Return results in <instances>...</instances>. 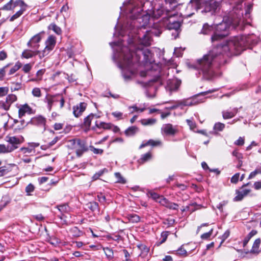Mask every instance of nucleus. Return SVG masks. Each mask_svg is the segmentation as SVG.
<instances>
[{"label": "nucleus", "instance_id": "nucleus-1", "mask_svg": "<svg viewBox=\"0 0 261 261\" xmlns=\"http://www.w3.org/2000/svg\"><path fill=\"white\" fill-rule=\"evenodd\" d=\"M256 43L257 39L252 34L233 37L225 44L213 48L195 63L188 64V66L197 70L199 76L202 74L203 79H210L213 74L212 68L213 61L220 59L223 54H227V56L240 55L246 47Z\"/></svg>", "mask_w": 261, "mask_h": 261}, {"label": "nucleus", "instance_id": "nucleus-2", "mask_svg": "<svg viewBox=\"0 0 261 261\" xmlns=\"http://www.w3.org/2000/svg\"><path fill=\"white\" fill-rule=\"evenodd\" d=\"M243 7V1H239L233 7L230 16L224 17L221 22L216 25L215 32L211 37L212 42L227 36L231 27L234 29L238 27L240 30H243L245 25L251 24L250 12L252 5L249 4L246 6L245 13Z\"/></svg>", "mask_w": 261, "mask_h": 261}, {"label": "nucleus", "instance_id": "nucleus-3", "mask_svg": "<svg viewBox=\"0 0 261 261\" xmlns=\"http://www.w3.org/2000/svg\"><path fill=\"white\" fill-rule=\"evenodd\" d=\"M134 47L130 45L129 48L122 47L121 49L120 57L122 58L119 63V67L122 69L128 70L132 74L134 73L135 64L138 63L140 59V56H144L146 62H150L151 53L149 49H144L142 46L135 48V51H133Z\"/></svg>", "mask_w": 261, "mask_h": 261}, {"label": "nucleus", "instance_id": "nucleus-4", "mask_svg": "<svg viewBox=\"0 0 261 261\" xmlns=\"http://www.w3.org/2000/svg\"><path fill=\"white\" fill-rule=\"evenodd\" d=\"M222 0H191L187 9L194 8L195 11H200L202 14L210 13L212 15L217 13L220 10V3Z\"/></svg>", "mask_w": 261, "mask_h": 261}, {"label": "nucleus", "instance_id": "nucleus-5", "mask_svg": "<svg viewBox=\"0 0 261 261\" xmlns=\"http://www.w3.org/2000/svg\"><path fill=\"white\" fill-rule=\"evenodd\" d=\"M134 9L131 11L132 14H134ZM140 15V14L137 16L132 15V19L133 21L130 22L129 27L130 30H133L136 28L137 31H143L142 30L146 29L147 27L149 25L150 15L148 14H144L139 17Z\"/></svg>", "mask_w": 261, "mask_h": 261}, {"label": "nucleus", "instance_id": "nucleus-6", "mask_svg": "<svg viewBox=\"0 0 261 261\" xmlns=\"http://www.w3.org/2000/svg\"><path fill=\"white\" fill-rule=\"evenodd\" d=\"M177 17L175 14H172L170 12H168L166 14V16L163 17L167 28L168 30H174L176 35L175 36L174 39H176L178 36V30L179 29L180 22L175 20V17Z\"/></svg>", "mask_w": 261, "mask_h": 261}, {"label": "nucleus", "instance_id": "nucleus-7", "mask_svg": "<svg viewBox=\"0 0 261 261\" xmlns=\"http://www.w3.org/2000/svg\"><path fill=\"white\" fill-rule=\"evenodd\" d=\"M137 32L139 43L140 45L148 46L151 45L152 32L150 30L138 31Z\"/></svg>", "mask_w": 261, "mask_h": 261}, {"label": "nucleus", "instance_id": "nucleus-8", "mask_svg": "<svg viewBox=\"0 0 261 261\" xmlns=\"http://www.w3.org/2000/svg\"><path fill=\"white\" fill-rule=\"evenodd\" d=\"M71 147L75 150L76 153L78 156L88 150L85 142L79 139H72L69 141Z\"/></svg>", "mask_w": 261, "mask_h": 261}, {"label": "nucleus", "instance_id": "nucleus-9", "mask_svg": "<svg viewBox=\"0 0 261 261\" xmlns=\"http://www.w3.org/2000/svg\"><path fill=\"white\" fill-rule=\"evenodd\" d=\"M56 43V37L53 35L49 36L45 41V47L40 54V59H41L47 56L53 50Z\"/></svg>", "mask_w": 261, "mask_h": 261}, {"label": "nucleus", "instance_id": "nucleus-10", "mask_svg": "<svg viewBox=\"0 0 261 261\" xmlns=\"http://www.w3.org/2000/svg\"><path fill=\"white\" fill-rule=\"evenodd\" d=\"M178 132L177 126L170 123L163 124L161 127V133L163 135L174 136Z\"/></svg>", "mask_w": 261, "mask_h": 261}, {"label": "nucleus", "instance_id": "nucleus-11", "mask_svg": "<svg viewBox=\"0 0 261 261\" xmlns=\"http://www.w3.org/2000/svg\"><path fill=\"white\" fill-rule=\"evenodd\" d=\"M43 34L44 32L43 31L32 37L27 43L28 46L34 49L38 50L40 46L39 43L41 40Z\"/></svg>", "mask_w": 261, "mask_h": 261}, {"label": "nucleus", "instance_id": "nucleus-12", "mask_svg": "<svg viewBox=\"0 0 261 261\" xmlns=\"http://www.w3.org/2000/svg\"><path fill=\"white\" fill-rule=\"evenodd\" d=\"M16 100L17 97L15 95L9 94L6 97L5 101H0V108L7 111L9 109L11 104Z\"/></svg>", "mask_w": 261, "mask_h": 261}, {"label": "nucleus", "instance_id": "nucleus-13", "mask_svg": "<svg viewBox=\"0 0 261 261\" xmlns=\"http://www.w3.org/2000/svg\"><path fill=\"white\" fill-rule=\"evenodd\" d=\"M181 84V81L178 79L169 80L167 81V86L171 91H175L178 90Z\"/></svg>", "mask_w": 261, "mask_h": 261}, {"label": "nucleus", "instance_id": "nucleus-14", "mask_svg": "<svg viewBox=\"0 0 261 261\" xmlns=\"http://www.w3.org/2000/svg\"><path fill=\"white\" fill-rule=\"evenodd\" d=\"M87 107V103L85 102H81L80 104L73 107V113L76 117H78L85 110Z\"/></svg>", "mask_w": 261, "mask_h": 261}, {"label": "nucleus", "instance_id": "nucleus-15", "mask_svg": "<svg viewBox=\"0 0 261 261\" xmlns=\"http://www.w3.org/2000/svg\"><path fill=\"white\" fill-rule=\"evenodd\" d=\"M18 108H19L18 117L19 118L24 116L25 114H30L32 112V108L28 104L20 105Z\"/></svg>", "mask_w": 261, "mask_h": 261}, {"label": "nucleus", "instance_id": "nucleus-16", "mask_svg": "<svg viewBox=\"0 0 261 261\" xmlns=\"http://www.w3.org/2000/svg\"><path fill=\"white\" fill-rule=\"evenodd\" d=\"M40 53H41V51L37 49H35L34 50L25 49L22 52V57L25 59H29L38 55L39 57L40 58Z\"/></svg>", "mask_w": 261, "mask_h": 261}, {"label": "nucleus", "instance_id": "nucleus-17", "mask_svg": "<svg viewBox=\"0 0 261 261\" xmlns=\"http://www.w3.org/2000/svg\"><path fill=\"white\" fill-rule=\"evenodd\" d=\"M180 106H192L199 103L196 97L179 100Z\"/></svg>", "mask_w": 261, "mask_h": 261}, {"label": "nucleus", "instance_id": "nucleus-18", "mask_svg": "<svg viewBox=\"0 0 261 261\" xmlns=\"http://www.w3.org/2000/svg\"><path fill=\"white\" fill-rule=\"evenodd\" d=\"M250 192V190L249 189H242L241 191H236L237 196L234 198V201H239L242 200Z\"/></svg>", "mask_w": 261, "mask_h": 261}, {"label": "nucleus", "instance_id": "nucleus-19", "mask_svg": "<svg viewBox=\"0 0 261 261\" xmlns=\"http://www.w3.org/2000/svg\"><path fill=\"white\" fill-rule=\"evenodd\" d=\"M22 75L20 76V81L19 82H14L13 81H12L10 82L11 86H10V89L11 91L12 92L18 91L21 89L22 88V83H21V79L22 78Z\"/></svg>", "mask_w": 261, "mask_h": 261}, {"label": "nucleus", "instance_id": "nucleus-20", "mask_svg": "<svg viewBox=\"0 0 261 261\" xmlns=\"http://www.w3.org/2000/svg\"><path fill=\"white\" fill-rule=\"evenodd\" d=\"M214 29V27L213 25H209L207 23H205L203 25V27L199 32V34L203 35L210 34L213 31Z\"/></svg>", "mask_w": 261, "mask_h": 261}, {"label": "nucleus", "instance_id": "nucleus-21", "mask_svg": "<svg viewBox=\"0 0 261 261\" xmlns=\"http://www.w3.org/2000/svg\"><path fill=\"white\" fill-rule=\"evenodd\" d=\"M238 108H233L230 111H223L222 112L223 117L225 119L231 118L236 115V114L238 113Z\"/></svg>", "mask_w": 261, "mask_h": 261}, {"label": "nucleus", "instance_id": "nucleus-22", "mask_svg": "<svg viewBox=\"0 0 261 261\" xmlns=\"http://www.w3.org/2000/svg\"><path fill=\"white\" fill-rule=\"evenodd\" d=\"M30 122L32 124L44 125L46 122L45 118L41 116H38L31 119Z\"/></svg>", "mask_w": 261, "mask_h": 261}, {"label": "nucleus", "instance_id": "nucleus-23", "mask_svg": "<svg viewBox=\"0 0 261 261\" xmlns=\"http://www.w3.org/2000/svg\"><path fill=\"white\" fill-rule=\"evenodd\" d=\"M58 98L56 96L48 95L45 98V101L47 103V107L49 111L51 110L54 103L56 102Z\"/></svg>", "mask_w": 261, "mask_h": 261}, {"label": "nucleus", "instance_id": "nucleus-24", "mask_svg": "<svg viewBox=\"0 0 261 261\" xmlns=\"http://www.w3.org/2000/svg\"><path fill=\"white\" fill-rule=\"evenodd\" d=\"M168 11L164 12L163 8H160L159 9H154L152 12V17L155 19H158L161 16L165 15L167 12Z\"/></svg>", "mask_w": 261, "mask_h": 261}, {"label": "nucleus", "instance_id": "nucleus-25", "mask_svg": "<svg viewBox=\"0 0 261 261\" xmlns=\"http://www.w3.org/2000/svg\"><path fill=\"white\" fill-rule=\"evenodd\" d=\"M6 140L7 142H8L10 144L12 145L11 147H17L16 145L20 143V140L15 136H7L6 137Z\"/></svg>", "mask_w": 261, "mask_h": 261}, {"label": "nucleus", "instance_id": "nucleus-26", "mask_svg": "<svg viewBox=\"0 0 261 261\" xmlns=\"http://www.w3.org/2000/svg\"><path fill=\"white\" fill-rule=\"evenodd\" d=\"M139 131V128L136 126H132L127 128L124 132L126 136H133Z\"/></svg>", "mask_w": 261, "mask_h": 261}, {"label": "nucleus", "instance_id": "nucleus-27", "mask_svg": "<svg viewBox=\"0 0 261 261\" xmlns=\"http://www.w3.org/2000/svg\"><path fill=\"white\" fill-rule=\"evenodd\" d=\"M261 241L259 238L256 239L253 244L251 252L252 253H258L259 247Z\"/></svg>", "mask_w": 261, "mask_h": 261}, {"label": "nucleus", "instance_id": "nucleus-28", "mask_svg": "<svg viewBox=\"0 0 261 261\" xmlns=\"http://www.w3.org/2000/svg\"><path fill=\"white\" fill-rule=\"evenodd\" d=\"M17 7H20V8H26L27 5L22 0H13L12 5L13 10H14Z\"/></svg>", "mask_w": 261, "mask_h": 261}, {"label": "nucleus", "instance_id": "nucleus-29", "mask_svg": "<svg viewBox=\"0 0 261 261\" xmlns=\"http://www.w3.org/2000/svg\"><path fill=\"white\" fill-rule=\"evenodd\" d=\"M22 67V64L19 62H17L15 65L11 68L8 72V75H11L14 73H15L17 71H18L21 67Z\"/></svg>", "mask_w": 261, "mask_h": 261}, {"label": "nucleus", "instance_id": "nucleus-30", "mask_svg": "<svg viewBox=\"0 0 261 261\" xmlns=\"http://www.w3.org/2000/svg\"><path fill=\"white\" fill-rule=\"evenodd\" d=\"M127 218L129 222L132 223H138L140 221V217L134 214H129L127 216Z\"/></svg>", "mask_w": 261, "mask_h": 261}, {"label": "nucleus", "instance_id": "nucleus-31", "mask_svg": "<svg viewBox=\"0 0 261 261\" xmlns=\"http://www.w3.org/2000/svg\"><path fill=\"white\" fill-rule=\"evenodd\" d=\"M26 8H20V9L16 12L13 15H12L10 18V21H13L14 20L16 19L17 18H19L20 16H21L24 11H25Z\"/></svg>", "mask_w": 261, "mask_h": 261}, {"label": "nucleus", "instance_id": "nucleus-32", "mask_svg": "<svg viewBox=\"0 0 261 261\" xmlns=\"http://www.w3.org/2000/svg\"><path fill=\"white\" fill-rule=\"evenodd\" d=\"M87 206L92 212L99 211L98 204L96 202H90L87 204Z\"/></svg>", "mask_w": 261, "mask_h": 261}, {"label": "nucleus", "instance_id": "nucleus-33", "mask_svg": "<svg viewBox=\"0 0 261 261\" xmlns=\"http://www.w3.org/2000/svg\"><path fill=\"white\" fill-rule=\"evenodd\" d=\"M257 233V231L255 230H252L248 235L245 238L243 241V246H245L248 243L250 239Z\"/></svg>", "mask_w": 261, "mask_h": 261}, {"label": "nucleus", "instance_id": "nucleus-34", "mask_svg": "<svg viewBox=\"0 0 261 261\" xmlns=\"http://www.w3.org/2000/svg\"><path fill=\"white\" fill-rule=\"evenodd\" d=\"M114 175L116 178V182L121 184H125L126 182V179L119 172H115Z\"/></svg>", "mask_w": 261, "mask_h": 261}, {"label": "nucleus", "instance_id": "nucleus-35", "mask_svg": "<svg viewBox=\"0 0 261 261\" xmlns=\"http://www.w3.org/2000/svg\"><path fill=\"white\" fill-rule=\"evenodd\" d=\"M17 148V147H6L5 145L0 144V152H9Z\"/></svg>", "mask_w": 261, "mask_h": 261}, {"label": "nucleus", "instance_id": "nucleus-36", "mask_svg": "<svg viewBox=\"0 0 261 261\" xmlns=\"http://www.w3.org/2000/svg\"><path fill=\"white\" fill-rule=\"evenodd\" d=\"M152 158V154L150 152H147L144 154H142L141 158L140 159V162L144 163L146 162L149 161Z\"/></svg>", "mask_w": 261, "mask_h": 261}, {"label": "nucleus", "instance_id": "nucleus-37", "mask_svg": "<svg viewBox=\"0 0 261 261\" xmlns=\"http://www.w3.org/2000/svg\"><path fill=\"white\" fill-rule=\"evenodd\" d=\"M11 64H8L4 66L3 68H0V81H3L4 80V77L6 76V72L8 68Z\"/></svg>", "mask_w": 261, "mask_h": 261}, {"label": "nucleus", "instance_id": "nucleus-38", "mask_svg": "<svg viewBox=\"0 0 261 261\" xmlns=\"http://www.w3.org/2000/svg\"><path fill=\"white\" fill-rule=\"evenodd\" d=\"M156 122V120L153 118L144 119L141 120V123L143 125H150L154 124Z\"/></svg>", "mask_w": 261, "mask_h": 261}, {"label": "nucleus", "instance_id": "nucleus-39", "mask_svg": "<svg viewBox=\"0 0 261 261\" xmlns=\"http://www.w3.org/2000/svg\"><path fill=\"white\" fill-rule=\"evenodd\" d=\"M103 250L105 252L106 255L107 256V258L109 259H111L113 258L114 253H113V251L112 249H111L109 247H106V248H103Z\"/></svg>", "mask_w": 261, "mask_h": 261}, {"label": "nucleus", "instance_id": "nucleus-40", "mask_svg": "<svg viewBox=\"0 0 261 261\" xmlns=\"http://www.w3.org/2000/svg\"><path fill=\"white\" fill-rule=\"evenodd\" d=\"M49 29L52 30L57 34L60 35L61 34L62 31L60 27L57 26L55 23L50 24L48 27Z\"/></svg>", "mask_w": 261, "mask_h": 261}, {"label": "nucleus", "instance_id": "nucleus-41", "mask_svg": "<svg viewBox=\"0 0 261 261\" xmlns=\"http://www.w3.org/2000/svg\"><path fill=\"white\" fill-rule=\"evenodd\" d=\"M58 210L61 213H67L69 211V207L67 204L59 205L56 206Z\"/></svg>", "mask_w": 261, "mask_h": 261}, {"label": "nucleus", "instance_id": "nucleus-42", "mask_svg": "<svg viewBox=\"0 0 261 261\" xmlns=\"http://www.w3.org/2000/svg\"><path fill=\"white\" fill-rule=\"evenodd\" d=\"M176 254L182 257L187 256L188 255L187 251L183 248V245L176 251Z\"/></svg>", "mask_w": 261, "mask_h": 261}, {"label": "nucleus", "instance_id": "nucleus-43", "mask_svg": "<svg viewBox=\"0 0 261 261\" xmlns=\"http://www.w3.org/2000/svg\"><path fill=\"white\" fill-rule=\"evenodd\" d=\"M94 117V115L93 114H91L89 115L88 116H87L84 119V124L86 126H90L91 122V120L93 119Z\"/></svg>", "mask_w": 261, "mask_h": 261}, {"label": "nucleus", "instance_id": "nucleus-44", "mask_svg": "<svg viewBox=\"0 0 261 261\" xmlns=\"http://www.w3.org/2000/svg\"><path fill=\"white\" fill-rule=\"evenodd\" d=\"M225 127V124L221 122L216 123L214 126V129L216 131H222Z\"/></svg>", "mask_w": 261, "mask_h": 261}, {"label": "nucleus", "instance_id": "nucleus-45", "mask_svg": "<svg viewBox=\"0 0 261 261\" xmlns=\"http://www.w3.org/2000/svg\"><path fill=\"white\" fill-rule=\"evenodd\" d=\"M13 0H11L10 2H9L8 3H7L6 5H5L2 8L0 9V10H12V5H13Z\"/></svg>", "mask_w": 261, "mask_h": 261}, {"label": "nucleus", "instance_id": "nucleus-46", "mask_svg": "<svg viewBox=\"0 0 261 261\" xmlns=\"http://www.w3.org/2000/svg\"><path fill=\"white\" fill-rule=\"evenodd\" d=\"M148 145H150L151 146H161L162 145V142L160 140H153L150 139L148 141Z\"/></svg>", "mask_w": 261, "mask_h": 261}, {"label": "nucleus", "instance_id": "nucleus-47", "mask_svg": "<svg viewBox=\"0 0 261 261\" xmlns=\"http://www.w3.org/2000/svg\"><path fill=\"white\" fill-rule=\"evenodd\" d=\"M10 168L8 166H2L0 167V177L2 176L10 171Z\"/></svg>", "mask_w": 261, "mask_h": 261}, {"label": "nucleus", "instance_id": "nucleus-48", "mask_svg": "<svg viewBox=\"0 0 261 261\" xmlns=\"http://www.w3.org/2000/svg\"><path fill=\"white\" fill-rule=\"evenodd\" d=\"M165 206L170 209L174 210H177L178 207V205L177 204L175 203L169 202L168 201L167 202V203Z\"/></svg>", "mask_w": 261, "mask_h": 261}, {"label": "nucleus", "instance_id": "nucleus-49", "mask_svg": "<svg viewBox=\"0 0 261 261\" xmlns=\"http://www.w3.org/2000/svg\"><path fill=\"white\" fill-rule=\"evenodd\" d=\"M112 115L118 120H122L123 119V113L119 111L113 112L112 113Z\"/></svg>", "mask_w": 261, "mask_h": 261}, {"label": "nucleus", "instance_id": "nucleus-50", "mask_svg": "<svg viewBox=\"0 0 261 261\" xmlns=\"http://www.w3.org/2000/svg\"><path fill=\"white\" fill-rule=\"evenodd\" d=\"M147 195L148 197L152 198L154 200H156L158 199H159L160 195L157 194L156 193H155L154 192H152L151 191H148L147 193Z\"/></svg>", "mask_w": 261, "mask_h": 261}, {"label": "nucleus", "instance_id": "nucleus-51", "mask_svg": "<svg viewBox=\"0 0 261 261\" xmlns=\"http://www.w3.org/2000/svg\"><path fill=\"white\" fill-rule=\"evenodd\" d=\"M32 94L34 96L40 97L41 95V90L39 88H35L32 90Z\"/></svg>", "mask_w": 261, "mask_h": 261}, {"label": "nucleus", "instance_id": "nucleus-52", "mask_svg": "<svg viewBox=\"0 0 261 261\" xmlns=\"http://www.w3.org/2000/svg\"><path fill=\"white\" fill-rule=\"evenodd\" d=\"M169 234V231H163L162 233L161 237L162 238V240L161 241V242L158 244V245L164 243L166 241Z\"/></svg>", "mask_w": 261, "mask_h": 261}, {"label": "nucleus", "instance_id": "nucleus-53", "mask_svg": "<svg viewBox=\"0 0 261 261\" xmlns=\"http://www.w3.org/2000/svg\"><path fill=\"white\" fill-rule=\"evenodd\" d=\"M129 9L130 10V17L132 18V13H131V11L133 10V9H134V13L133 14V15H135V16H137V15H139L140 14V13L142 11V9L141 8H139V7H138V8H136V7H134L133 8H129Z\"/></svg>", "mask_w": 261, "mask_h": 261}, {"label": "nucleus", "instance_id": "nucleus-54", "mask_svg": "<svg viewBox=\"0 0 261 261\" xmlns=\"http://www.w3.org/2000/svg\"><path fill=\"white\" fill-rule=\"evenodd\" d=\"M188 125L189 126L190 129L191 130H194V129L196 127V124L195 122H194L191 119H187L186 120Z\"/></svg>", "mask_w": 261, "mask_h": 261}, {"label": "nucleus", "instance_id": "nucleus-55", "mask_svg": "<svg viewBox=\"0 0 261 261\" xmlns=\"http://www.w3.org/2000/svg\"><path fill=\"white\" fill-rule=\"evenodd\" d=\"M35 187L32 184H29L25 188V192L28 195H30V193L34 191Z\"/></svg>", "mask_w": 261, "mask_h": 261}, {"label": "nucleus", "instance_id": "nucleus-56", "mask_svg": "<svg viewBox=\"0 0 261 261\" xmlns=\"http://www.w3.org/2000/svg\"><path fill=\"white\" fill-rule=\"evenodd\" d=\"M123 252L124 253L125 258L123 259L122 261H132L130 258V255L127 250L124 249L123 250Z\"/></svg>", "mask_w": 261, "mask_h": 261}, {"label": "nucleus", "instance_id": "nucleus-57", "mask_svg": "<svg viewBox=\"0 0 261 261\" xmlns=\"http://www.w3.org/2000/svg\"><path fill=\"white\" fill-rule=\"evenodd\" d=\"M232 155L238 160H242L243 159V154L238 151L237 150H234L232 152Z\"/></svg>", "mask_w": 261, "mask_h": 261}, {"label": "nucleus", "instance_id": "nucleus-58", "mask_svg": "<svg viewBox=\"0 0 261 261\" xmlns=\"http://www.w3.org/2000/svg\"><path fill=\"white\" fill-rule=\"evenodd\" d=\"M156 201L165 206L168 200L163 196L160 195L159 199H158Z\"/></svg>", "mask_w": 261, "mask_h": 261}, {"label": "nucleus", "instance_id": "nucleus-59", "mask_svg": "<svg viewBox=\"0 0 261 261\" xmlns=\"http://www.w3.org/2000/svg\"><path fill=\"white\" fill-rule=\"evenodd\" d=\"M8 91L9 89L8 87H0V96H3L6 95L8 93Z\"/></svg>", "mask_w": 261, "mask_h": 261}, {"label": "nucleus", "instance_id": "nucleus-60", "mask_svg": "<svg viewBox=\"0 0 261 261\" xmlns=\"http://www.w3.org/2000/svg\"><path fill=\"white\" fill-rule=\"evenodd\" d=\"M213 231V229H211L208 232L202 234L201 236V238L202 239H207L211 236Z\"/></svg>", "mask_w": 261, "mask_h": 261}, {"label": "nucleus", "instance_id": "nucleus-61", "mask_svg": "<svg viewBox=\"0 0 261 261\" xmlns=\"http://www.w3.org/2000/svg\"><path fill=\"white\" fill-rule=\"evenodd\" d=\"M91 150L95 154H102L103 150L101 149L96 148L93 146H90Z\"/></svg>", "mask_w": 261, "mask_h": 261}, {"label": "nucleus", "instance_id": "nucleus-62", "mask_svg": "<svg viewBox=\"0 0 261 261\" xmlns=\"http://www.w3.org/2000/svg\"><path fill=\"white\" fill-rule=\"evenodd\" d=\"M244 138L240 137L239 139L234 142V144L236 145L242 146L244 145Z\"/></svg>", "mask_w": 261, "mask_h": 261}, {"label": "nucleus", "instance_id": "nucleus-63", "mask_svg": "<svg viewBox=\"0 0 261 261\" xmlns=\"http://www.w3.org/2000/svg\"><path fill=\"white\" fill-rule=\"evenodd\" d=\"M32 69V65L30 64H26L22 67V70L25 73H28Z\"/></svg>", "mask_w": 261, "mask_h": 261}, {"label": "nucleus", "instance_id": "nucleus-64", "mask_svg": "<svg viewBox=\"0 0 261 261\" xmlns=\"http://www.w3.org/2000/svg\"><path fill=\"white\" fill-rule=\"evenodd\" d=\"M240 174L239 173H236L231 178V182L233 184H236L239 180Z\"/></svg>", "mask_w": 261, "mask_h": 261}]
</instances>
